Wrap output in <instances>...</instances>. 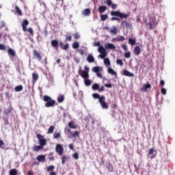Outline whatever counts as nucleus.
<instances>
[{"mask_svg": "<svg viewBox=\"0 0 175 175\" xmlns=\"http://www.w3.org/2000/svg\"><path fill=\"white\" fill-rule=\"evenodd\" d=\"M10 175H17V170L12 169L10 170Z\"/></svg>", "mask_w": 175, "mask_h": 175, "instance_id": "nucleus-41", "label": "nucleus"}, {"mask_svg": "<svg viewBox=\"0 0 175 175\" xmlns=\"http://www.w3.org/2000/svg\"><path fill=\"white\" fill-rule=\"evenodd\" d=\"M79 75L83 78V79H88L90 77V74H88V72L87 71H83L81 70H79L78 71Z\"/></svg>", "mask_w": 175, "mask_h": 175, "instance_id": "nucleus-8", "label": "nucleus"}, {"mask_svg": "<svg viewBox=\"0 0 175 175\" xmlns=\"http://www.w3.org/2000/svg\"><path fill=\"white\" fill-rule=\"evenodd\" d=\"M87 61L88 62H89V64H92L95 62V58L94 57V56H92V55H88L87 57Z\"/></svg>", "mask_w": 175, "mask_h": 175, "instance_id": "nucleus-18", "label": "nucleus"}, {"mask_svg": "<svg viewBox=\"0 0 175 175\" xmlns=\"http://www.w3.org/2000/svg\"><path fill=\"white\" fill-rule=\"evenodd\" d=\"M104 64L107 66H110V59H109V58L104 59Z\"/></svg>", "mask_w": 175, "mask_h": 175, "instance_id": "nucleus-36", "label": "nucleus"}, {"mask_svg": "<svg viewBox=\"0 0 175 175\" xmlns=\"http://www.w3.org/2000/svg\"><path fill=\"white\" fill-rule=\"evenodd\" d=\"M79 135H80V133H79V131H75L72 133V137H76L77 136H79Z\"/></svg>", "mask_w": 175, "mask_h": 175, "instance_id": "nucleus-52", "label": "nucleus"}, {"mask_svg": "<svg viewBox=\"0 0 175 175\" xmlns=\"http://www.w3.org/2000/svg\"><path fill=\"white\" fill-rule=\"evenodd\" d=\"M94 99H98V102L101 105L102 109L107 110L109 109V103H106V97L105 96H100L98 93L92 94Z\"/></svg>", "mask_w": 175, "mask_h": 175, "instance_id": "nucleus-1", "label": "nucleus"}, {"mask_svg": "<svg viewBox=\"0 0 175 175\" xmlns=\"http://www.w3.org/2000/svg\"><path fill=\"white\" fill-rule=\"evenodd\" d=\"M92 88L94 91H96L97 90H99V85L98 83H94V84H93Z\"/></svg>", "mask_w": 175, "mask_h": 175, "instance_id": "nucleus-39", "label": "nucleus"}, {"mask_svg": "<svg viewBox=\"0 0 175 175\" xmlns=\"http://www.w3.org/2000/svg\"><path fill=\"white\" fill-rule=\"evenodd\" d=\"M123 75L124 76H126L127 77H133V76H135L133 73L129 72L128 70H124Z\"/></svg>", "mask_w": 175, "mask_h": 175, "instance_id": "nucleus-13", "label": "nucleus"}, {"mask_svg": "<svg viewBox=\"0 0 175 175\" xmlns=\"http://www.w3.org/2000/svg\"><path fill=\"white\" fill-rule=\"evenodd\" d=\"M96 76H97V77H99L100 79H103V75H102L101 72H97Z\"/></svg>", "mask_w": 175, "mask_h": 175, "instance_id": "nucleus-59", "label": "nucleus"}, {"mask_svg": "<svg viewBox=\"0 0 175 175\" xmlns=\"http://www.w3.org/2000/svg\"><path fill=\"white\" fill-rule=\"evenodd\" d=\"M32 81L33 83H36V81H38V80H39V75L36 72H33L32 73Z\"/></svg>", "mask_w": 175, "mask_h": 175, "instance_id": "nucleus-14", "label": "nucleus"}, {"mask_svg": "<svg viewBox=\"0 0 175 175\" xmlns=\"http://www.w3.org/2000/svg\"><path fill=\"white\" fill-rule=\"evenodd\" d=\"M54 169H55V167L54 165H49L47 167L46 171L47 172H53V170H54Z\"/></svg>", "mask_w": 175, "mask_h": 175, "instance_id": "nucleus-44", "label": "nucleus"}, {"mask_svg": "<svg viewBox=\"0 0 175 175\" xmlns=\"http://www.w3.org/2000/svg\"><path fill=\"white\" fill-rule=\"evenodd\" d=\"M105 49L107 50H116V45L111 43H108L105 45Z\"/></svg>", "mask_w": 175, "mask_h": 175, "instance_id": "nucleus-12", "label": "nucleus"}, {"mask_svg": "<svg viewBox=\"0 0 175 175\" xmlns=\"http://www.w3.org/2000/svg\"><path fill=\"white\" fill-rule=\"evenodd\" d=\"M146 27L147 29H149L150 31H151V29H154V25H152V23L151 22H148V23H146Z\"/></svg>", "mask_w": 175, "mask_h": 175, "instance_id": "nucleus-21", "label": "nucleus"}, {"mask_svg": "<svg viewBox=\"0 0 175 175\" xmlns=\"http://www.w3.org/2000/svg\"><path fill=\"white\" fill-rule=\"evenodd\" d=\"M7 47L6 45L0 44V50L5 51L6 50Z\"/></svg>", "mask_w": 175, "mask_h": 175, "instance_id": "nucleus-51", "label": "nucleus"}, {"mask_svg": "<svg viewBox=\"0 0 175 175\" xmlns=\"http://www.w3.org/2000/svg\"><path fill=\"white\" fill-rule=\"evenodd\" d=\"M124 40H125V37H124V36H120L116 39V42H124Z\"/></svg>", "mask_w": 175, "mask_h": 175, "instance_id": "nucleus-43", "label": "nucleus"}, {"mask_svg": "<svg viewBox=\"0 0 175 175\" xmlns=\"http://www.w3.org/2000/svg\"><path fill=\"white\" fill-rule=\"evenodd\" d=\"M121 27L122 28H126L127 29H129L132 27V24L131 23H129L128 21H122L121 23Z\"/></svg>", "mask_w": 175, "mask_h": 175, "instance_id": "nucleus-9", "label": "nucleus"}, {"mask_svg": "<svg viewBox=\"0 0 175 175\" xmlns=\"http://www.w3.org/2000/svg\"><path fill=\"white\" fill-rule=\"evenodd\" d=\"M161 92L163 95H166V89H165V88H162L161 89Z\"/></svg>", "mask_w": 175, "mask_h": 175, "instance_id": "nucleus-56", "label": "nucleus"}, {"mask_svg": "<svg viewBox=\"0 0 175 175\" xmlns=\"http://www.w3.org/2000/svg\"><path fill=\"white\" fill-rule=\"evenodd\" d=\"M62 137L61 133H55L53 134L54 139H59Z\"/></svg>", "mask_w": 175, "mask_h": 175, "instance_id": "nucleus-37", "label": "nucleus"}, {"mask_svg": "<svg viewBox=\"0 0 175 175\" xmlns=\"http://www.w3.org/2000/svg\"><path fill=\"white\" fill-rule=\"evenodd\" d=\"M133 53L135 55H140V53H142V49H140V46H136L134 48Z\"/></svg>", "mask_w": 175, "mask_h": 175, "instance_id": "nucleus-10", "label": "nucleus"}, {"mask_svg": "<svg viewBox=\"0 0 175 175\" xmlns=\"http://www.w3.org/2000/svg\"><path fill=\"white\" fill-rule=\"evenodd\" d=\"M109 32L111 33H113V35H116L117 33V27H113L111 30H109Z\"/></svg>", "mask_w": 175, "mask_h": 175, "instance_id": "nucleus-38", "label": "nucleus"}, {"mask_svg": "<svg viewBox=\"0 0 175 175\" xmlns=\"http://www.w3.org/2000/svg\"><path fill=\"white\" fill-rule=\"evenodd\" d=\"M29 25V21L28 19H24L22 22L21 27L23 32H28L30 36H33V29L31 27L27 28V26Z\"/></svg>", "mask_w": 175, "mask_h": 175, "instance_id": "nucleus-2", "label": "nucleus"}, {"mask_svg": "<svg viewBox=\"0 0 175 175\" xmlns=\"http://www.w3.org/2000/svg\"><path fill=\"white\" fill-rule=\"evenodd\" d=\"M111 21H120V18L118 17H112L111 18Z\"/></svg>", "mask_w": 175, "mask_h": 175, "instance_id": "nucleus-58", "label": "nucleus"}, {"mask_svg": "<svg viewBox=\"0 0 175 175\" xmlns=\"http://www.w3.org/2000/svg\"><path fill=\"white\" fill-rule=\"evenodd\" d=\"M33 59H37V61H39L40 62V61H42V55L40 54L39 51H38V50L34 49L33 51Z\"/></svg>", "mask_w": 175, "mask_h": 175, "instance_id": "nucleus-5", "label": "nucleus"}, {"mask_svg": "<svg viewBox=\"0 0 175 175\" xmlns=\"http://www.w3.org/2000/svg\"><path fill=\"white\" fill-rule=\"evenodd\" d=\"M59 46L61 47V49H62V50H68V49H69V44H66L64 45L62 42L59 43Z\"/></svg>", "mask_w": 175, "mask_h": 175, "instance_id": "nucleus-20", "label": "nucleus"}, {"mask_svg": "<svg viewBox=\"0 0 175 175\" xmlns=\"http://www.w3.org/2000/svg\"><path fill=\"white\" fill-rule=\"evenodd\" d=\"M39 144L42 147H44V146H46V144H47V141L46 140V139H42V140L39 142Z\"/></svg>", "mask_w": 175, "mask_h": 175, "instance_id": "nucleus-29", "label": "nucleus"}, {"mask_svg": "<svg viewBox=\"0 0 175 175\" xmlns=\"http://www.w3.org/2000/svg\"><path fill=\"white\" fill-rule=\"evenodd\" d=\"M3 144H5V142H3V140H0V148H3V147L2 146H3Z\"/></svg>", "mask_w": 175, "mask_h": 175, "instance_id": "nucleus-63", "label": "nucleus"}, {"mask_svg": "<svg viewBox=\"0 0 175 175\" xmlns=\"http://www.w3.org/2000/svg\"><path fill=\"white\" fill-rule=\"evenodd\" d=\"M36 159L38 162H44V161H46V156L43 154L38 155Z\"/></svg>", "mask_w": 175, "mask_h": 175, "instance_id": "nucleus-17", "label": "nucleus"}, {"mask_svg": "<svg viewBox=\"0 0 175 175\" xmlns=\"http://www.w3.org/2000/svg\"><path fill=\"white\" fill-rule=\"evenodd\" d=\"M105 87H106L107 88H111L113 85H111V83H105Z\"/></svg>", "mask_w": 175, "mask_h": 175, "instance_id": "nucleus-60", "label": "nucleus"}, {"mask_svg": "<svg viewBox=\"0 0 175 175\" xmlns=\"http://www.w3.org/2000/svg\"><path fill=\"white\" fill-rule=\"evenodd\" d=\"M150 88H151V84L150 82H148L146 85H144V88L142 89V91H143V92H147V90Z\"/></svg>", "mask_w": 175, "mask_h": 175, "instance_id": "nucleus-15", "label": "nucleus"}, {"mask_svg": "<svg viewBox=\"0 0 175 175\" xmlns=\"http://www.w3.org/2000/svg\"><path fill=\"white\" fill-rule=\"evenodd\" d=\"M84 83L88 86L91 84V81L88 78L85 79Z\"/></svg>", "mask_w": 175, "mask_h": 175, "instance_id": "nucleus-48", "label": "nucleus"}, {"mask_svg": "<svg viewBox=\"0 0 175 175\" xmlns=\"http://www.w3.org/2000/svg\"><path fill=\"white\" fill-rule=\"evenodd\" d=\"M107 72L109 73V75H112V76H117V72L111 68H108Z\"/></svg>", "mask_w": 175, "mask_h": 175, "instance_id": "nucleus-23", "label": "nucleus"}, {"mask_svg": "<svg viewBox=\"0 0 175 175\" xmlns=\"http://www.w3.org/2000/svg\"><path fill=\"white\" fill-rule=\"evenodd\" d=\"M8 55H11L12 58H14V57H16V51L12 49H8Z\"/></svg>", "mask_w": 175, "mask_h": 175, "instance_id": "nucleus-16", "label": "nucleus"}, {"mask_svg": "<svg viewBox=\"0 0 175 175\" xmlns=\"http://www.w3.org/2000/svg\"><path fill=\"white\" fill-rule=\"evenodd\" d=\"M105 3H107V6H111L113 10L118 8V4L113 3V1L111 0H105Z\"/></svg>", "mask_w": 175, "mask_h": 175, "instance_id": "nucleus-6", "label": "nucleus"}, {"mask_svg": "<svg viewBox=\"0 0 175 175\" xmlns=\"http://www.w3.org/2000/svg\"><path fill=\"white\" fill-rule=\"evenodd\" d=\"M65 162H66V157L63 156V157H62V163L63 165H64Z\"/></svg>", "mask_w": 175, "mask_h": 175, "instance_id": "nucleus-57", "label": "nucleus"}, {"mask_svg": "<svg viewBox=\"0 0 175 175\" xmlns=\"http://www.w3.org/2000/svg\"><path fill=\"white\" fill-rule=\"evenodd\" d=\"M107 17H108L107 14H101L100 15V18H101L102 21H105V20L107 19Z\"/></svg>", "mask_w": 175, "mask_h": 175, "instance_id": "nucleus-47", "label": "nucleus"}, {"mask_svg": "<svg viewBox=\"0 0 175 175\" xmlns=\"http://www.w3.org/2000/svg\"><path fill=\"white\" fill-rule=\"evenodd\" d=\"M94 46H95V47H100V42H94Z\"/></svg>", "mask_w": 175, "mask_h": 175, "instance_id": "nucleus-54", "label": "nucleus"}, {"mask_svg": "<svg viewBox=\"0 0 175 175\" xmlns=\"http://www.w3.org/2000/svg\"><path fill=\"white\" fill-rule=\"evenodd\" d=\"M117 65H120V66H122L124 65V62H122V59H118L116 60Z\"/></svg>", "mask_w": 175, "mask_h": 175, "instance_id": "nucleus-45", "label": "nucleus"}, {"mask_svg": "<svg viewBox=\"0 0 175 175\" xmlns=\"http://www.w3.org/2000/svg\"><path fill=\"white\" fill-rule=\"evenodd\" d=\"M98 53H106V50H105V48L103 47V46L100 45L98 49Z\"/></svg>", "mask_w": 175, "mask_h": 175, "instance_id": "nucleus-33", "label": "nucleus"}, {"mask_svg": "<svg viewBox=\"0 0 175 175\" xmlns=\"http://www.w3.org/2000/svg\"><path fill=\"white\" fill-rule=\"evenodd\" d=\"M72 158H74V159H79V153L75 152L72 154Z\"/></svg>", "mask_w": 175, "mask_h": 175, "instance_id": "nucleus-50", "label": "nucleus"}, {"mask_svg": "<svg viewBox=\"0 0 175 175\" xmlns=\"http://www.w3.org/2000/svg\"><path fill=\"white\" fill-rule=\"evenodd\" d=\"M54 129H55V126H49L47 133H53L54 132Z\"/></svg>", "mask_w": 175, "mask_h": 175, "instance_id": "nucleus-31", "label": "nucleus"}, {"mask_svg": "<svg viewBox=\"0 0 175 175\" xmlns=\"http://www.w3.org/2000/svg\"><path fill=\"white\" fill-rule=\"evenodd\" d=\"M15 12L19 16H23V12H21V10H20V8H18L17 5L15 6Z\"/></svg>", "mask_w": 175, "mask_h": 175, "instance_id": "nucleus-27", "label": "nucleus"}, {"mask_svg": "<svg viewBox=\"0 0 175 175\" xmlns=\"http://www.w3.org/2000/svg\"><path fill=\"white\" fill-rule=\"evenodd\" d=\"M125 58H131V52H126L124 53Z\"/></svg>", "mask_w": 175, "mask_h": 175, "instance_id": "nucleus-53", "label": "nucleus"}, {"mask_svg": "<svg viewBox=\"0 0 175 175\" xmlns=\"http://www.w3.org/2000/svg\"><path fill=\"white\" fill-rule=\"evenodd\" d=\"M27 175H35V174H33V172L32 170H29L27 172Z\"/></svg>", "mask_w": 175, "mask_h": 175, "instance_id": "nucleus-64", "label": "nucleus"}, {"mask_svg": "<svg viewBox=\"0 0 175 175\" xmlns=\"http://www.w3.org/2000/svg\"><path fill=\"white\" fill-rule=\"evenodd\" d=\"M108 170L109 172H113V165L109 164V165H108Z\"/></svg>", "mask_w": 175, "mask_h": 175, "instance_id": "nucleus-55", "label": "nucleus"}, {"mask_svg": "<svg viewBox=\"0 0 175 175\" xmlns=\"http://www.w3.org/2000/svg\"><path fill=\"white\" fill-rule=\"evenodd\" d=\"M23 85H20L14 88V91L16 92H20L23 90Z\"/></svg>", "mask_w": 175, "mask_h": 175, "instance_id": "nucleus-28", "label": "nucleus"}, {"mask_svg": "<svg viewBox=\"0 0 175 175\" xmlns=\"http://www.w3.org/2000/svg\"><path fill=\"white\" fill-rule=\"evenodd\" d=\"M68 126L70 128V129H76L77 126H76L74 124L73 122H68Z\"/></svg>", "mask_w": 175, "mask_h": 175, "instance_id": "nucleus-32", "label": "nucleus"}, {"mask_svg": "<svg viewBox=\"0 0 175 175\" xmlns=\"http://www.w3.org/2000/svg\"><path fill=\"white\" fill-rule=\"evenodd\" d=\"M42 148H43V146H41V145H40V146H33L32 150L33 151L38 152V151H40V150H42Z\"/></svg>", "mask_w": 175, "mask_h": 175, "instance_id": "nucleus-24", "label": "nucleus"}, {"mask_svg": "<svg viewBox=\"0 0 175 175\" xmlns=\"http://www.w3.org/2000/svg\"><path fill=\"white\" fill-rule=\"evenodd\" d=\"M37 139H38V142H41V140H44V137L41 134H37L36 135Z\"/></svg>", "mask_w": 175, "mask_h": 175, "instance_id": "nucleus-35", "label": "nucleus"}, {"mask_svg": "<svg viewBox=\"0 0 175 175\" xmlns=\"http://www.w3.org/2000/svg\"><path fill=\"white\" fill-rule=\"evenodd\" d=\"M12 110H13V109H12V108L5 109H4L5 116H8L9 114V113H12Z\"/></svg>", "mask_w": 175, "mask_h": 175, "instance_id": "nucleus-34", "label": "nucleus"}, {"mask_svg": "<svg viewBox=\"0 0 175 175\" xmlns=\"http://www.w3.org/2000/svg\"><path fill=\"white\" fill-rule=\"evenodd\" d=\"M106 55H107L106 52H103V53H101V54L99 55L98 57L101 58V59H105V58H106Z\"/></svg>", "mask_w": 175, "mask_h": 175, "instance_id": "nucleus-46", "label": "nucleus"}, {"mask_svg": "<svg viewBox=\"0 0 175 175\" xmlns=\"http://www.w3.org/2000/svg\"><path fill=\"white\" fill-rule=\"evenodd\" d=\"M56 152H57V154H59V155H62V154H64V148L62 147V145L57 144L56 145Z\"/></svg>", "mask_w": 175, "mask_h": 175, "instance_id": "nucleus-7", "label": "nucleus"}, {"mask_svg": "<svg viewBox=\"0 0 175 175\" xmlns=\"http://www.w3.org/2000/svg\"><path fill=\"white\" fill-rule=\"evenodd\" d=\"M68 33V35H66L65 36H66V40L67 41V42H70V40H72V36H70V33Z\"/></svg>", "mask_w": 175, "mask_h": 175, "instance_id": "nucleus-42", "label": "nucleus"}, {"mask_svg": "<svg viewBox=\"0 0 175 175\" xmlns=\"http://www.w3.org/2000/svg\"><path fill=\"white\" fill-rule=\"evenodd\" d=\"M129 44H131V46H135V44H136V40L129 38Z\"/></svg>", "mask_w": 175, "mask_h": 175, "instance_id": "nucleus-30", "label": "nucleus"}, {"mask_svg": "<svg viewBox=\"0 0 175 175\" xmlns=\"http://www.w3.org/2000/svg\"><path fill=\"white\" fill-rule=\"evenodd\" d=\"M51 44L52 46H53L55 49H58V40H53L51 42Z\"/></svg>", "mask_w": 175, "mask_h": 175, "instance_id": "nucleus-22", "label": "nucleus"}, {"mask_svg": "<svg viewBox=\"0 0 175 175\" xmlns=\"http://www.w3.org/2000/svg\"><path fill=\"white\" fill-rule=\"evenodd\" d=\"M79 47H80V44H79V42H75L72 44V49H79Z\"/></svg>", "mask_w": 175, "mask_h": 175, "instance_id": "nucleus-40", "label": "nucleus"}, {"mask_svg": "<svg viewBox=\"0 0 175 175\" xmlns=\"http://www.w3.org/2000/svg\"><path fill=\"white\" fill-rule=\"evenodd\" d=\"M43 100L46 102L45 107H54V106H55V100H53L47 95L43 96Z\"/></svg>", "mask_w": 175, "mask_h": 175, "instance_id": "nucleus-3", "label": "nucleus"}, {"mask_svg": "<svg viewBox=\"0 0 175 175\" xmlns=\"http://www.w3.org/2000/svg\"><path fill=\"white\" fill-rule=\"evenodd\" d=\"M106 10H107V7H106L105 5H101L98 8V12L99 13H105Z\"/></svg>", "mask_w": 175, "mask_h": 175, "instance_id": "nucleus-19", "label": "nucleus"}, {"mask_svg": "<svg viewBox=\"0 0 175 175\" xmlns=\"http://www.w3.org/2000/svg\"><path fill=\"white\" fill-rule=\"evenodd\" d=\"M83 14H84V16H90V14H91V10H90V8H86L83 11Z\"/></svg>", "mask_w": 175, "mask_h": 175, "instance_id": "nucleus-25", "label": "nucleus"}, {"mask_svg": "<svg viewBox=\"0 0 175 175\" xmlns=\"http://www.w3.org/2000/svg\"><path fill=\"white\" fill-rule=\"evenodd\" d=\"M75 39H79L80 38V34L79 33H77L74 35Z\"/></svg>", "mask_w": 175, "mask_h": 175, "instance_id": "nucleus-62", "label": "nucleus"}, {"mask_svg": "<svg viewBox=\"0 0 175 175\" xmlns=\"http://www.w3.org/2000/svg\"><path fill=\"white\" fill-rule=\"evenodd\" d=\"M92 70L94 73H98L99 72H102L103 70V68L100 66H94L92 68Z\"/></svg>", "mask_w": 175, "mask_h": 175, "instance_id": "nucleus-11", "label": "nucleus"}, {"mask_svg": "<svg viewBox=\"0 0 175 175\" xmlns=\"http://www.w3.org/2000/svg\"><path fill=\"white\" fill-rule=\"evenodd\" d=\"M64 100H65V96L64 95H60L57 97V102L59 103H62V102H64Z\"/></svg>", "mask_w": 175, "mask_h": 175, "instance_id": "nucleus-26", "label": "nucleus"}, {"mask_svg": "<svg viewBox=\"0 0 175 175\" xmlns=\"http://www.w3.org/2000/svg\"><path fill=\"white\" fill-rule=\"evenodd\" d=\"M111 16H116V17H120V18H128L129 14H122L120 11H111Z\"/></svg>", "mask_w": 175, "mask_h": 175, "instance_id": "nucleus-4", "label": "nucleus"}, {"mask_svg": "<svg viewBox=\"0 0 175 175\" xmlns=\"http://www.w3.org/2000/svg\"><path fill=\"white\" fill-rule=\"evenodd\" d=\"M122 49H123L124 51H126L128 50V47L125 44L122 45Z\"/></svg>", "mask_w": 175, "mask_h": 175, "instance_id": "nucleus-61", "label": "nucleus"}, {"mask_svg": "<svg viewBox=\"0 0 175 175\" xmlns=\"http://www.w3.org/2000/svg\"><path fill=\"white\" fill-rule=\"evenodd\" d=\"M155 152V150H154V148H151L148 151V155H152V154H154Z\"/></svg>", "mask_w": 175, "mask_h": 175, "instance_id": "nucleus-49", "label": "nucleus"}]
</instances>
